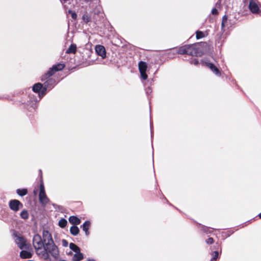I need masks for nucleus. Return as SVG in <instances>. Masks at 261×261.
<instances>
[{"instance_id":"f257e3e1","label":"nucleus","mask_w":261,"mask_h":261,"mask_svg":"<svg viewBox=\"0 0 261 261\" xmlns=\"http://www.w3.org/2000/svg\"><path fill=\"white\" fill-rule=\"evenodd\" d=\"M33 244L37 255L45 261H51L50 255L55 259H58V248L54 243L51 234L47 230H43L42 239L39 234H35Z\"/></svg>"},{"instance_id":"f03ea898","label":"nucleus","mask_w":261,"mask_h":261,"mask_svg":"<svg viewBox=\"0 0 261 261\" xmlns=\"http://www.w3.org/2000/svg\"><path fill=\"white\" fill-rule=\"evenodd\" d=\"M187 51L191 52V54H187L188 55L192 56H201L203 55V52L198 44L187 45Z\"/></svg>"},{"instance_id":"7ed1b4c3","label":"nucleus","mask_w":261,"mask_h":261,"mask_svg":"<svg viewBox=\"0 0 261 261\" xmlns=\"http://www.w3.org/2000/svg\"><path fill=\"white\" fill-rule=\"evenodd\" d=\"M39 199L40 202L43 205H45L49 202V199L47 198L45 192V189L42 182L40 185V192L39 194Z\"/></svg>"},{"instance_id":"20e7f679","label":"nucleus","mask_w":261,"mask_h":261,"mask_svg":"<svg viewBox=\"0 0 261 261\" xmlns=\"http://www.w3.org/2000/svg\"><path fill=\"white\" fill-rule=\"evenodd\" d=\"M64 67V65L63 64H58L57 65H54L52 68H50L48 72L45 73L43 76V79L42 80H46L50 76H51L56 71H60L63 69Z\"/></svg>"},{"instance_id":"39448f33","label":"nucleus","mask_w":261,"mask_h":261,"mask_svg":"<svg viewBox=\"0 0 261 261\" xmlns=\"http://www.w3.org/2000/svg\"><path fill=\"white\" fill-rule=\"evenodd\" d=\"M55 83L56 81L54 79H49L44 83V87L42 89L41 93H39L40 98L45 94L47 89H51L55 84Z\"/></svg>"},{"instance_id":"423d86ee","label":"nucleus","mask_w":261,"mask_h":261,"mask_svg":"<svg viewBox=\"0 0 261 261\" xmlns=\"http://www.w3.org/2000/svg\"><path fill=\"white\" fill-rule=\"evenodd\" d=\"M15 242L20 249L28 248L26 241L22 236L16 234H15Z\"/></svg>"},{"instance_id":"0eeeda50","label":"nucleus","mask_w":261,"mask_h":261,"mask_svg":"<svg viewBox=\"0 0 261 261\" xmlns=\"http://www.w3.org/2000/svg\"><path fill=\"white\" fill-rule=\"evenodd\" d=\"M10 209L14 212H18L20 208L23 207L22 204L18 200H11L9 202Z\"/></svg>"},{"instance_id":"6e6552de","label":"nucleus","mask_w":261,"mask_h":261,"mask_svg":"<svg viewBox=\"0 0 261 261\" xmlns=\"http://www.w3.org/2000/svg\"><path fill=\"white\" fill-rule=\"evenodd\" d=\"M147 69V64L145 62L141 61L139 63V69L143 80H145L147 79V75L146 73Z\"/></svg>"},{"instance_id":"1a4fd4ad","label":"nucleus","mask_w":261,"mask_h":261,"mask_svg":"<svg viewBox=\"0 0 261 261\" xmlns=\"http://www.w3.org/2000/svg\"><path fill=\"white\" fill-rule=\"evenodd\" d=\"M249 9L253 13L261 14V10L259 9L258 5L253 0H250L249 2Z\"/></svg>"},{"instance_id":"9d476101","label":"nucleus","mask_w":261,"mask_h":261,"mask_svg":"<svg viewBox=\"0 0 261 261\" xmlns=\"http://www.w3.org/2000/svg\"><path fill=\"white\" fill-rule=\"evenodd\" d=\"M95 51L102 59H104L106 57V49L104 46L100 45H97L95 46Z\"/></svg>"},{"instance_id":"9b49d317","label":"nucleus","mask_w":261,"mask_h":261,"mask_svg":"<svg viewBox=\"0 0 261 261\" xmlns=\"http://www.w3.org/2000/svg\"><path fill=\"white\" fill-rule=\"evenodd\" d=\"M205 64L206 66L208 67L214 73L219 76L220 75V72L219 69L213 64L211 63H206Z\"/></svg>"},{"instance_id":"f8f14e48","label":"nucleus","mask_w":261,"mask_h":261,"mask_svg":"<svg viewBox=\"0 0 261 261\" xmlns=\"http://www.w3.org/2000/svg\"><path fill=\"white\" fill-rule=\"evenodd\" d=\"M69 222L74 225H79L81 223V220L77 217L72 216L69 218Z\"/></svg>"},{"instance_id":"ddd939ff","label":"nucleus","mask_w":261,"mask_h":261,"mask_svg":"<svg viewBox=\"0 0 261 261\" xmlns=\"http://www.w3.org/2000/svg\"><path fill=\"white\" fill-rule=\"evenodd\" d=\"M188 49L187 45L181 46L178 49L177 53L181 55L191 54V52H190L189 50L187 51Z\"/></svg>"},{"instance_id":"4468645a","label":"nucleus","mask_w":261,"mask_h":261,"mask_svg":"<svg viewBox=\"0 0 261 261\" xmlns=\"http://www.w3.org/2000/svg\"><path fill=\"white\" fill-rule=\"evenodd\" d=\"M32 256V253L31 252L22 250L20 253V256L22 258H29Z\"/></svg>"},{"instance_id":"2eb2a0df","label":"nucleus","mask_w":261,"mask_h":261,"mask_svg":"<svg viewBox=\"0 0 261 261\" xmlns=\"http://www.w3.org/2000/svg\"><path fill=\"white\" fill-rule=\"evenodd\" d=\"M90 226V222L89 221H86L82 225V227L83 230L85 232V233L87 236L89 235V232L88 231V229Z\"/></svg>"},{"instance_id":"dca6fc26","label":"nucleus","mask_w":261,"mask_h":261,"mask_svg":"<svg viewBox=\"0 0 261 261\" xmlns=\"http://www.w3.org/2000/svg\"><path fill=\"white\" fill-rule=\"evenodd\" d=\"M42 85L41 83H37L35 84L33 87V90L34 92L36 93H41V92H40V91L42 89ZM42 91V90L41 91Z\"/></svg>"},{"instance_id":"f3484780","label":"nucleus","mask_w":261,"mask_h":261,"mask_svg":"<svg viewBox=\"0 0 261 261\" xmlns=\"http://www.w3.org/2000/svg\"><path fill=\"white\" fill-rule=\"evenodd\" d=\"M76 51V46L75 44H72L66 51V54H75Z\"/></svg>"},{"instance_id":"a211bd4d","label":"nucleus","mask_w":261,"mask_h":261,"mask_svg":"<svg viewBox=\"0 0 261 261\" xmlns=\"http://www.w3.org/2000/svg\"><path fill=\"white\" fill-rule=\"evenodd\" d=\"M83 255L81 252L75 253L73 256V260L74 261H80L83 258Z\"/></svg>"},{"instance_id":"6ab92c4d","label":"nucleus","mask_w":261,"mask_h":261,"mask_svg":"<svg viewBox=\"0 0 261 261\" xmlns=\"http://www.w3.org/2000/svg\"><path fill=\"white\" fill-rule=\"evenodd\" d=\"M70 231L72 235L76 236L79 233V229L77 226L73 225L70 227Z\"/></svg>"},{"instance_id":"aec40b11","label":"nucleus","mask_w":261,"mask_h":261,"mask_svg":"<svg viewBox=\"0 0 261 261\" xmlns=\"http://www.w3.org/2000/svg\"><path fill=\"white\" fill-rule=\"evenodd\" d=\"M69 248L71 249V250H72L75 253L80 252V248L76 245L74 244L73 243H70Z\"/></svg>"},{"instance_id":"412c9836","label":"nucleus","mask_w":261,"mask_h":261,"mask_svg":"<svg viewBox=\"0 0 261 261\" xmlns=\"http://www.w3.org/2000/svg\"><path fill=\"white\" fill-rule=\"evenodd\" d=\"M28 191L26 189H18L16 191V193L18 195H19L20 196H23L27 194Z\"/></svg>"},{"instance_id":"4be33fe9","label":"nucleus","mask_w":261,"mask_h":261,"mask_svg":"<svg viewBox=\"0 0 261 261\" xmlns=\"http://www.w3.org/2000/svg\"><path fill=\"white\" fill-rule=\"evenodd\" d=\"M22 219H27L29 218V213L27 210H23L20 214Z\"/></svg>"},{"instance_id":"5701e85b","label":"nucleus","mask_w":261,"mask_h":261,"mask_svg":"<svg viewBox=\"0 0 261 261\" xmlns=\"http://www.w3.org/2000/svg\"><path fill=\"white\" fill-rule=\"evenodd\" d=\"M67 221L65 219H62L59 221V225L62 227L64 228L67 225Z\"/></svg>"},{"instance_id":"b1692460","label":"nucleus","mask_w":261,"mask_h":261,"mask_svg":"<svg viewBox=\"0 0 261 261\" xmlns=\"http://www.w3.org/2000/svg\"><path fill=\"white\" fill-rule=\"evenodd\" d=\"M204 37V34L203 32L201 31H197L196 32V38L197 39H199Z\"/></svg>"},{"instance_id":"393cba45","label":"nucleus","mask_w":261,"mask_h":261,"mask_svg":"<svg viewBox=\"0 0 261 261\" xmlns=\"http://www.w3.org/2000/svg\"><path fill=\"white\" fill-rule=\"evenodd\" d=\"M213 257L211 259V261H215L216 259L218 257L219 253L218 251H216L213 252L212 254Z\"/></svg>"},{"instance_id":"a878e982","label":"nucleus","mask_w":261,"mask_h":261,"mask_svg":"<svg viewBox=\"0 0 261 261\" xmlns=\"http://www.w3.org/2000/svg\"><path fill=\"white\" fill-rule=\"evenodd\" d=\"M227 16L226 15H224L223 17V19H222V24H221V25H222V27L223 28L225 25V23H226V22L227 21Z\"/></svg>"},{"instance_id":"bb28decb","label":"nucleus","mask_w":261,"mask_h":261,"mask_svg":"<svg viewBox=\"0 0 261 261\" xmlns=\"http://www.w3.org/2000/svg\"><path fill=\"white\" fill-rule=\"evenodd\" d=\"M206 243L209 244H211L213 243V239L212 238H210L206 240Z\"/></svg>"},{"instance_id":"cd10ccee","label":"nucleus","mask_w":261,"mask_h":261,"mask_svg":"<svg viewBox=\"0 0 261 261\" xmlns=\"http://www.w3.org/2000/svg\"><path fill=\"white\" fill-rule=\"evenodd\" d=\"M212 13L214 15H216L218 13V10L216 8H213L212 10Z\"/></svg>"},{"instance_id":"c85d7f7f","label":"nucleus","mask_w":261,"mask_h":261,"mask_svg":"<svg viewBox=\"0 0 261 261\" xmlns=\"http://www.w3.org/2000/svg\"><path fill=\"white\" fill-rule=\"evenodd\" d=\"M62 244H63V245L64 246V247H67L68 246V242L66 240H62Z\"/></svg>"},{"instance_id":"c756f323","label":"nucleus","mask_w":261,"mask_h":261,"mask_svg":"<svg viewBox=\"0 0 261 261\" xmlns=\"http://www.w3.org/2000/svg\"><path fill=\"white\" fill-rule=\"evenodd\" d=\"M71 14V17H72L73 19H76V18L77 15H76V13H75V12H72Z\"/></svg>"},{"instance_id":"7c9ffc66","label":"nucleus","mask_w":261,"mask_h":261,"mask_svg":"<svg viewBox=\"0 0 261 261\" xmlns=\"http://www.w3.org/2000/svg\"><path fill=\"white\" fill-rule=\"evenodd\" d=\"M192 63L194 64V65H197L198 63V61L197 60H193Z\"/></svg>"},{"instance_id":"2f4dec72","label":"nucleus","mask_w":261,"mask_h":261,"mask_svg":"<svg viewBox=\"0 0 261 261\" xmlns=\"http://www.w3.org/2000/svg\"><path fill=\"white\" fill-rule=\"evenodd\" d=\"M88 261H95V260L93 259H88Z\"/></svg>"},{"instance_id":"473e14b6","label":"nucleus","mask_w":261,"mask_h":261,"mask_svg":"<svg viewBox=\"0 0 261 261\" xmlns=\"http://www.w3.org/2000/svg\"><path fill=\"white\" fill-rule=\"evenodd\" d=\"M72 12L71 10H69V11H68V13H71H71H72Z\"/></svg>"},{"instance_id":"72a5a7b5","label":"nucleus","mask_w":261,"mask_h":261,"mask_svg":"<svg viewBox=\"0 0 261 261\" xmlns=\"http://www.w3.org/2000/svg\"><path fill=\"white\" fill-rule=\"evenodd\" d=\"M259 217L260 218H261V213L259 214Z\"/></svg>"},{"instance_id":"f704fd0d","label":"nucleus","mask_w":261,"mask_h":261,"mask_svg":"<svg viewBox=\"0 0 261 261\" xmlns=\"http://www.w3.org/2000/svg\"><path fill=\"white\" fill-rule=\"evenodd\" d=\"M28 261H34L33 260H29Z\"/></svg>"}]
</instances>
